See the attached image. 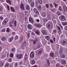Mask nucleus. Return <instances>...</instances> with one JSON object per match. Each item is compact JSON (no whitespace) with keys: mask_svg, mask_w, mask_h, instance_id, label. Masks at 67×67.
<instances>
[{"mask_svg":"<svg viewBox=\"0 0 67 67\" xmlns=\"http://www.w3.org/2000/svg\"><path fill=\"white\" fill-rule=\"evenodd\" d=\"M52 26L53 24L52 23H50L47 25V27L48 29H51Z\"/></svg>","mask_w":67,"mask_h":67,"instance_id":"f257e3e1","label":"nucleus"},{"mask_svg":"<svg viewBox=\"0 0 67 67\" xmlns=\"http://www.w3.org/2000/svg\"><path fill=\"white\" fill-rule=\"evenodd\" d=\"M59 18L60 20L61 21H65L66 20V18L64 15H61L59 17Z\"/></svg>","mask_w":67,"mask_h":67,"instance_id":"f03ea898","label":"nucleus"},{"mask_svg":"<svg viewBox=\"0 0 67 67\" xmlns=\"http://www.w3.org/2000/svg\"><path fill=\"white\" fill-rule=\"evenodd\" d=\"M61 44L62 45H63V46L65 45H66V44H67V40L65 39L64 40L62 41Z\"/></svg>","mask_w":67,"mask_h":67,"instance_id":"7ed1b4c3","label":"nucleus"},{"mask_svg":"<svg viewBox=\"0 0 67 67\" xmlns=\"http://www.w3.org/2000/svg\"><path fill=\"white\" fill-rule=\"evenodd\" d=\"M8 20L7 18L5 19L3 22V25H5L7 24V23H8Z\"/></svg>","mask_w":67,"mask_h":67,"instance_id":"20e7f679","label":"nucleus"},{"mask_svg":"<svg viewBox=\"0 0 67 67\" xmlns=\"http://www.w3.org/2000/svg\"><path fill=\"white\" fill-rule=\"evenodd\" d=\"M23 56V55L22 54H17L16 55V57L18 59H21Z\"/></svg>","mask_w":67,"mask_h":67,"instance_id":"39448f33","label":"nucleus"},{"mask_svg":"<svg viewBox=\"0 0 67 67\" xmlns=\"http://www.w3.org/2000/svg\"><path fill=\"white\" fill-rule=\"evenodd\" d=\"M47 64H46L45 65V66L46 67H48L50 65V62H49V60L48 59L47 60Z\"/></svg>","mask_w":67,"mask_h":67,"instance_id":"423d86ee","label":"nucleus"},{"mask_svg":"<svg viewBox=\"0 0 67 67\" xmlns=\"http://www.w3.org/2000/svg\"><path fill=\"white\" fill-rule=\"evenodd\" d=\"M30 57L32 58H34V53L33 52H32L30 54Z\"/></svg>","mask_w":67,"mask_h":67,"instance_id":"0eeeda50","label":"nucleus"},{"mask_svg":"<svg viewBox=\"0 0 67 67\" xmlns=\"http://www.w3.org/2000/svg\"><path fill=\"white\" fill-rule=\"evenodd\" d=\"M33 10L35 13H36V14H39V12L38 11L36 8H34L33 9Z\"/></svg>","mask_w":67,"mask_h":67,"instance_id":"6e6552de","label":"nucleus"},{"mask_svg":"<svg viewBox=\"0 0 67 67\" xmlns=\"http://www.w3.org/2000/svg\"><path fill=\"white\" fill-rule=\"evenodd\" d=\"M9 26L11 27H12L13 26V22L11 21L9 23Z\"/></svg>","mask_w":67,"mask_h":67,"instance_id":"1a4fd4ad","label":"nucleus"},{"mask_svg":"<svg viewBox=\"0 0 67 67\" xmlns=\"http://www.w3.org/2000/svg\"><path fill=\"white\" fill-rule=\"evenodd\" d=\"M42 32L43 34V35H47V32L45 31L44 30H43L42 31Z\"/></svg>","mask_w":67,"mask_h":67,"instance_id":"9d476101","label":"nucleus"},{"mask_svg":"<svg viewBox=\"0 0 67 67\" xmlns=\"http://www.w3.org/2000/svg\"><path fill=\"white\" fill-rule=\"evenodd\" d=\"M35 63V60H33L31 62H30V64L31 65H34Z\"/></svg>","mask_w":67,"mask_h":67,"instance_id":"9b49d317","label":"nucleus"},{"mask_svg":"<svg viewBox=\"0 0 67 67\" xmlns=\"http://www.w3.org/2000/svg\"><path fill=\"white\" fill-rule=\"evenodd\" d=\"M20 8L22 9V10H24V5L23 4H22V3H21L20 5Z\"/></svg>","mask_w":67,"mask_h":67,"instance_id":"f8f14e48","label":"nucleus"},{"mask_svg":"<svg viewBox=\"0 0 67 67\" xmlns=\"http://www.w3.org/2000/svg\"><path fill=\"white\" fill-rule=\"evenodd\" d=\"M63 9L64 10V11H66L67 10V6L66 5L64 6L63 7Z\"/></svg>","mask_w":67,"mask_h":67,"instance_id":"ddd939ff","label":"nucleus"},{"mask_svg":"<svg viewBox=\"0 0 67 67\" xmlns=\"http://www.w3.org/2000/svg\"><path fill=\"white\" fill-rule=\"evenodd\" d=\"M4 62L1 61L0 62V67H2L4 65Z\"/></svg>","mask_w":67,"mask_h":67,"instance_id":"4468645a","label":"nucleus"},{"mask_svg":"<svg viewBox=\"0 0 67 67\" xmlns=\"http://www.w3.org/2000/svg\"><path fill=\"white\" fill-rule=\"evenodd\" d=\"M29 29L31 30L32 29V26L30 24H29L27 25Z\"/></svg>","mask_w":67,"mask_h":67,"instance_id":"2eb2a0df","label":"nucleus"},{"mask_svg":"<svg viewBox=\"0 0 67 67\" xmlns=\"http://www.w3.org/2000/svg\"><path fill=\"white\" fill-rule=\"evenodd\" d=\"M29 21L31 23H33L34 22L33 20V19H32L31 17L29 18Z\"/></svg>","mask_w":67,"mask_h":67,"instance_id":"dca6fc26","label":"nucleus"},{"mask_svg":"<svg viewBox=\"0 0 67 67\" xmlns=\"http://www.w3.org/2000/svg\"><path fill=\"white\" fill-rule=\"evenodd\" d=\"M49 55L51 57H53L54 56V53L51 52L49 54Z\"/></svg>","mask_w":67,"mask_h":67,"instance_id":"f3484780","label":"nucleus"},{"mask_svg":"<svg viewBox=\"0 0 67 67\" xmlns=\"http://www.w3.org/2000/svg\"><path fill=\"white\" fill-rule=\"evenodd\" d=\"M62 64H66V61L65 60H62Z\"/></svg>","mask_w":67,"mask_h":67,"instance_id":"a211bd4d","label":"nucleus"},{"mask_svg":"<svg viewBox=\"0 0 67 67\" xmlns=\"http://www.w3.org/2000/svg\"><path fill=\"white\" fill-rule=\"evenodd\" d=\"M46 15V13L43 12L42 14V16L43 17H45Z\"/></svg>","mask_w":67,"mask_h":67,"instance_id":"6ab92c4d","label":"nucleus"},{"mask_svg":"<svg viewBox=\"0 0 67 67\" xmlns=\"http://www.w3.org/2000/svg\"><path fill=\"white\" fill-rule=\"evenodd\" d=\"M60 57H61V58H65V55L64 54H62L61 55H60Z\"/></svg>","mask_w":67,"mask_h":67,"instance_id":"aec40b11","label":"nucleus"},{"mask_svg":"<svg viewBox=\"0 0 67 67\" xmlns=\"http://www.w3.org/2000/svg\"><path fill=\"white\" fill-rule=\"evenodd\" d=\"M23 38V36H21L20 37V39L19 40V42L21 43L22 42V39Z\"/></svg>","mask_w":67,"mask_h":67,"instance_id":"412c9836","label":"nucleus"},{"mask_svg":"<svg viewBox=\"0 0 67 67\" xmlns=\"http://www.w3.org/2000/svg\"><path fill=\"white\" fill-rule=\"evenodd\" d=\"M10 9H11V11H12V12H15V11L14 9V8H13L11 7L10 8Z\"/></svg>","mask_w":67,"mask_h":67,"instance_id":"4be33fe9","label":"nucleus"},{"mask_svg":"<svg viewBox=\"0 0 67 67\" xmlns=\"http://www.w3.org/2000/svg\"><path fill=\"white\" fill-rule=\"evenodd\" d=\"M63 48H61L60 49V51H59V53L60 54H61L62 53V52H63Z\"/></svg>","mask_w":67,"mask_h":67,"instance_id":"5701e85b","label":"nucleus"},{"mask_svg":"<svg viewBox=\"0 0 67 67\" xmlns=\"http://www.w3.org/2000/svg\"><path fill=\"white\" fill-rule=\"evenodd\" d=\"M47 18H48V19H49L51 18V15L48 14L47 15Z\"/></svg>","mask_w":67,"mask_h":67,"instance_id":"b1692460","label":"nucleus"},{"mask_svg":"<svg viewBox=\"0 0 67 67\" xmlns=\"http://www.w3.org/2000/svg\"><path fill=\"white\" fill-rule=\"evenodd\" d=\"M31 7H34V2H31Z\"/></svg>","mask_w":67,"mask_h":67,"instance_id":"393cba45","label":"nucleus"},{"mask_svg":"<svg viewBox=\"0 0 67 67\" xmlns=\"http://www.w3.org/2000/svg\"><path fill=\"white\" fill-rule=\"evenodd\" d=\"M14 38V37H12V38H10L9 40V42H11L13 40V39Z\"/></svg>","mask_w":67,"mask_h":67,"instance_id":"a878e982","label":"nucleus"},{"mask_svg":"<svg viewBox=\"0 0 67 67\" xmlns=\"http://www.w3.org/2000/svg\"><path fill=\"white\" fill-rule=\"evenodd\" d=\"M19 38V36L17 35H16L15 38V40H18Z\"/></svg>","mask_w":67,"mask_h":67,"instance_id":"bb28decb","label":"nucleus"},{"mask_svg":"<svg viewBox=\"0 0 67 67\" xmlns=\"http://www.w3.org/2000/svg\"><path fill=\"white\" fill-rule=\"evenodd\" d=\"M26 9L27 10H29V9H30V7H29V5H27L26 7Z\"/></svg>","mask_w":67,"mask_h":67,"instance_id":"cd10ccee","label":"nucleus"},{"mask_svg":"<svg viewBox=\"0 0 67 67\" xmlns=\"http://www.w3.org/2000/svg\"><path fill=\"white\" fill-rule=\"evenodd\" d=\"M7 2L8 3H10V5H11V1H10V0H7Z\"/></svg>","mask_w":67,"mask_h":67,"instance_id":"c85d7f7f","label":"nucleus"},{"mask_svg":"<svg viewBox=\"0 0 67 67\" xmlns=\"http://www.w3.org/2000/svg\"><path fill=\"white\" fill-rule=\"evenodd\" d=\"M62 24L63 25H64V26H65V25H67V23H66L65 22H64Z\"/></svg>","mask_w":67,"mask_h":67,"instance_id":"c756f323","label":"nucleus"},{"mask_svg":"<svg viewBox=\"0 0 67 67\" xmlns=\"http://www.w3.org/2000/svg\"><path fill=\"white\" fill-rule=\"evenodd\" d=\"M5 58V54H3L2 57V58Z\"/></svg>","mask_w":67,"mask_h":67,"instance_id":"7c9ffc66","label":"nucleus"},{"mask_svg":"<svg viewBox=\"0 0 67 67\" xmlns=\"http://www.w3.org/2000/svg\"><path fill=\"white\" fill-rule=\"evenodd\" d=\"M19 8V5H16L15 8V9L16 10H18V8Z\"/></svg>","mask_w":67,"mask_h":67,"instance_id":"2f4dec72","label":"nucleus"},{"mask_svg":"<svg viewBox=\"0 0 67 67\" xmlns=\"http://www.w3.org/2000/svg\"><path fill=\"white\" fill-rule=\"evenodd\" d=\"M38 2L39 3L42 4V1L41 0H38Z\"/></svg>","mask_w":67,"mask_h":67,"instance_id":"473e14b6","label":"nucleus"},{"mask_svg":"<svg viewBox=\"0 0 67 67\" xmlns=\"http://www.w3.org/2000/svg\"><path fill=\"white\" fill-rule=\"evenodd\" d=\"M38 10L39 11H41V6H39L38 7Z\"/></svg>","mask_w":67,"mask_h":67,"instance_id":"72a5a7b5","label":"nucleus"},{"mask_svg":"<svg viewBox=\"0 0 67 67\" xmlns=\"http://www.w3.org/2000/svg\"><path fill=\"white\" fill-rule=\"evenodd\" d=\"M14 54H13L11 53L10 55V57H12H12H13V55H14Z\"/></svg>","mask_w":67,"mask_h":67,"instance_id":"f704fd0d","label":"nucleus"},{"mask_svg":"<svg viewBox=\"0 0 67 67\" xmlns=\"http://www.w3.org/2000/svg\"><path fill=\"white\" fill-rule=\"evenodd\" d=\"M56 67H59L60 66V65L59 63H57L56 65Z\"/></svg>","mask_w":67,"mask_h":67,"instance_id":"c9c22d12","label":"nucleus"},{"mask_svg":"<svg viewBox=\"0 0 67 67\" xmlns=\"http://www.w3.org/2000/svg\"><path fill=\"white\" fill-rule=\"evenodd\" d=\"M35 41L37 42L38 41V39L37 37H36L35 38Z\"/></svg>","mask_w":67,"mask_h":67,"instance_id":"e433bc0d","label":"nucleus"},{"mask_svg":"<svg viewBox=\"0 0 67 67\" xmlns=\"http://www.w3.org/2000/svg\"><path fill=\"white\" fill-rule=\"evenodd\" d=\"M10 31V29H9V28H8L7 29V30L6 32H8V33H9Z\"/></svg>","mask_w":67,"mask_h":67,"instance_id":"4c0bfd02","label":"nucleus"},{"mask_svg":"<svg viewBox=\"0 0 67 67\" xmlns=\"http://www.w3.org/2000/svg\"><path fill=\"white\" fill-rule=\"evenodd\" d=\"M15 67H16L17 66H18V63H15L14 64Z\"/></svg>","mask_w":67,"mask_h":67,"instance_id":"58836bf2","label":"nucleus"},{"mask_svg":"<svg viewBox=\"0 0 67 67\" xmlns=\"http://www.w3.org/2000/svg\"><path fill=\"white\" fill-rule=\"evenodd\" d=\"M26 42L25 41H24V42L23 43V46H25V45H26Z\"/></svg>","mask_w":67,"mask_h":67,"instance_id":"ea45409f","label":"nucleus"},{"mask_svg":"<svg viewBox=\"0 0 67 67\" xmlns=\"http://www.w3.org/2000/svg\"><path fill=\"white\" fill-rule=\"evenodd\" d=\"M46 8H49V5H48V4H46Z\"/></svg>","mask_w":67,"mask_h":67,"instance_id":"a19ab883","label":"nucleus"},{"mask_svg":"<svg viewBox=\"0 0 67 67\" xmlns=\"http://www.w3.org/2000/svg\"><path fill=\"white\" fill-rule=\"evenodd\" d=\"M31 34L32 35H33L34 36H35V34L33 32H32L31 33Z\"/></svg>","mask_w":67,"mask_h":67,"instance_id":"79ce46f5","label":"nucleus"},{"mask_svg":"<svg viewBox=\"0 0 67 67\" xmlns=\"http://www.w3.org/2000/svg\"><path fill=\"white\" fill-rule=\"evenodd\" d=\"M42 51H39L38 52V54H42Z\"/></svg>","mask_w":67,"mask_h":67,"instance_id":"37998d69","label":"nucleus"},{"mask_svg":"<svg viewBox=\"0 0 67 67\" xmlns=\"http://www.w3.org/2000/svg\"><path fill=\"white\" fill-rule=\"evenodd\" d=\"M35 33L37 35H39V31H37L35 32Z\"/></svg>","mask_w":67,"mask_h":67,"instance_id":"c03bdc74","label":"nucleus"},{"mask_svg":"<svg viewBox=\"0 0 67 67\" xmlns=\"http://www.w3.org/2000/svg\"><path fill=\"white\" fill-rule=\"evenodd\" d=\"M41 26V25L40 24H38V26L37 27H40Z\"/></svg>","mask_w":67,"mask_h":67,"instance_id":"a18cd8bd","label":"nucleus"},{"mask_svg":"<svg viewBox=\"0 0 67 67\" xmlns=\"http://www.w3.org/2000/svg\"><path fill=\"white\" fill-rule=\"evenodd\" d=\"M9 65H10V64L9 63H8L7 64V65L5 66V67H9Z\"/></svg>","mask_w":67,"mask_h":67,"instance_id":"49530a36","label":"nucleus"},{"mask_svg":"<svg viewBox=\"0 0 67 67\" xmlns=\"http://www.w3.org/2000/svg\"><path fill=\"white\" fill-rule=\"evenodd\" d=\"M15 51V48H13L12 49H11V51L12 52H13L14 51Z\"/></svg>","mask_w":67,"mask_h":67,"instance_id":"de8ad7c7","label":"nucleus"},{"mask_svg":"<svg viewBox=\"0 0 67 67\" xmlns=\"http://www.w3.org/2000/svg\"><path fill=\"white\" fill-rule=\"evenodd\" d=\"M5 40V38L4 37H3L2 38V41H4Z\"/></svg>","mask_w":67,"mask_h":67,"instance_id":"09e8293b","label":"nucleus"},{"mask_svg":"<svg viewBox=\"0 0 67 67\" xmlns=\"http://www.w3.org/2000/svg\"><path fill=\"white\" fill-rule=\"evenodd\" d=\"M45 38L47 40H48L49 39V37L48 36H46Z\"/></svg>","mask_w":67,"mask_h":67,"instance_id":"8fccbe9b","label":"nucleus"},{"mask_svg":"<svg viewBox=\"0 0 67 67\" xmlns=\"http://www.w3.org/2000/svg\"><path fill=\"white\" fill-rule=\"evenodd\" d=\"M12 61V59H11V58H10L9 59V62H11Z\"/></svg>","mask_w":67,"mask_h":67,"instance_id":"3c124183","label":"nucleus"},{"mask_svg":"<svg viewBox=\"0 0 67 67\" xmlns=\"http://www.w3.org/2000/svg\"><path fill=\"white\" fill-rule=\"evenodd\" d=\"M59 10H60V11H62V9L61 6H60L59 8Z\"/></svg>","mask_w":67,"mask_h":67,"instance_id":"603ef678","label":"nucleus"},{"mask_svg":"<svg viewBox=\"0 0 67 67\" xmlns=\"http://www.w3.org/2000/svg\"><path fill=\"white\" fill-rule=\"evenodd\" d=\"M38 63L39 65H41L42 64V62L41 61H40L38 62Z\"/></svg>","mask_w":67,"mask_h":67,"instance_id":"864d4df0","label":"nucleus"},{"mask_svg":"<svg viewBox=\"0 0 67 67\" xmlns=\"http://www.w3.org/2000/svg\"><path fill=\"white\" fill-rule=\"evenodd\" d=\"M33 42L34 44H35V43H36V42H37L36 41L34 40L33 41Z\"/></svg>","mask_w":67,"mask_h":67,"instance_id":"5fc2aeb1","label":"nucleus"},{"mask_svg":"<svg viewBox=\"0 0 67 67\" xmlns=\"http://www.w3.org/2000/svg\"><path fill=\"white\" fill-rule=\"evenodd\" d=\"M1 31L2 32H5V29H3L2 31Z\"/></svg>","mask_w":67,"mask_h":67,"instance_id":"6e6d98bb","label":"nucleus"},{"mask_svg":"<svg viewBox=\"0 0 67 67\" xmlns=\"http://www.w3.org/2000/svg\"><path fill=\"white\" fill-rule=\"evenodd\" d=\"M53 33H56L57 32V31L56 30H54L53 31Z\"/></svg>","mask_w":67,"mask_h":67,"instance_id":"4d7b16f0","label":"nucleus"},{"mask_svg":"<svg viewBox=\"0 0 67 67\" xmlns=\"http://www.w3.org/2000/svg\"><path fill=\"white\" fill-rule=\"evenodd\" d=\"M7 7L8 10H10V8L9 7V5H8L7 6Z\"/></svg>","mask_w":67,"mask_h":67,"instance_id":"13d9d810","label":"nucleus"},{"mask_svg":"<svg viewBox=\"0 0 67 67\" xmlns=\"http://www.w3.org/2000/svg\"><path fill=\"white\" fill-rule=\"evenodd\" d=\"M58 28L59 31H60V30H61V29H60V27L58 26Z\"/></svg>","mask_w":67,"mask_h":67,"instance_id":"bf43d9fd","label":"nucleus"},{"mask_svg":"<svg viewBox=\"0 0 67 67\" xmlns=\"http://www.w3.org/2000/svg\"><path fill=\"white\" fill-rule=\"evenodd\" d=\"M50 41L51 43H54V42H53V41L52 40H50Z\"/></svg>","mask_w":67,"mask_h":67,"instance_id":"052dcab7","label":"nucleus"},{"mask_svg":"<svg viewBox=\"0 0 67 67\" xmlns=\"http://www.w3.org/2000/svg\"><path fill=\"white\" fill-rule=\"evenodd\" d=\"M65 30L66 31H67V25L65 27Z\"/></svg>","mask_w":67,"mask_h":67,"instance_id":"680f3d73","label":"nucleus"},{"mask_svg":"<svg viewBox=\"0 0 67 67\" xmlns=\"http://www.w3.org/2000/svg\"><path fill=\"white\" fill-rule=\"evenodd\" d=\"M0 19L1 20H3V18L2 16H0Z\"/></svg>","mask_w":67,"mask_h":67,"instance_id":"e2e57ef3","label":"nucleus"},{"mask_svg":"<svg viewBox=\"0 0 67 67\" xmlns=\"http://www.w3.org/2000/svg\"><path fill=\"white\" fill-rule=\"evenodd\" d=\"M58 14L59 15H60V13L59 12H57Z\"/></svg>","mask_w":67,"mask_h":67,"instance_id":"0e129e2a","label":"nucleus"},{"mask_svg":"<svg viewBox=\"0 0 67 67\" xmlns=\"http://www.w3.org/2000/svg\"><path fill=\"white\" fill-rule=\"evenodd\" d=\"M50 4V6H51V8L53 7V4H52V3Z\"/></svg>","mask_w":67,"mask_h":67,"instance_id":"69168bd1","label":"nucleus"},{"mask_svg":"<svg viewBox=\"0 0 67 67\" xmlns=\"http://www.w3.org/2000/svg\"><path fill=\"white\" fill-rule=\"evenodd\" d=\"M32 0H28V1L29 2H31Z\"/></svg>","mask_w":67,"mask_h":67,"instance_id":"338daca9","label":"nucleus"},{"mask_svg":"<svg viewBox=\"0 0 67 67\" xmlns=\"http://www.w3.org/2000/svg\"><path fill=\"white\" fill-rule=\"evenodd\" d=\"M60 27H61V28L63 30V26H62V25H60Z\"/></svg>","mask_w":67,"mask_h":67,"instance_id":"774afa93","label":"nucleus"}]
</instances>
